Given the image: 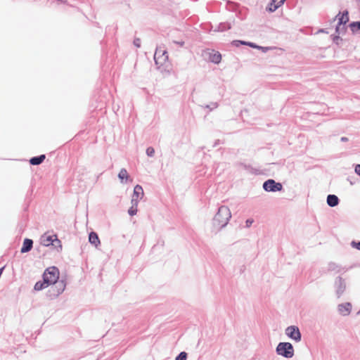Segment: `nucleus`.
Listing matches in <instances>:
<instances>
[{
  "instance_id": "nucleus-35",
  "label": "nucleus",
  "mask_w": 360,
  "mask_h": 360,
  "mask_svg": "<svg viewBox=\"0 0 360 360\" xmlns=\"http://www.w3.org/2000/svg\"><path fill=\"white\" fill-rule=\"evenodd\" d=\"M276 4H273V0H271V3L269 4L268 7L266 8V10L269 11L270 8H274V6H276Z\"/></svg>"
},
{
  "instance_id": "nucleus-10",
  "label": "nucleus",
  "mask_w": 360,
  "mask_h": 360,
  "mask_svg": "<svg viewBox=\"0 0 360 360\" xmlns=\"http://www.w3.org/2000/svg\"><path fill=\"white\" fill-rule=\"evenodd\" d=\"M340 15V12L334 18V20H335L336 18H338V23L335 28V32L338 33H339L340 26L342 25H345L349 21V13L347 11H345L342 15L339 17Z\"/></svg>"
},
{
  "instance_id": "nucleus-7",
  "label": "nucleus",
  "mask_w": 360,
  "mask_h": 360,
  "mask_svg": "<svg viewBox=\"0 0 360 360\" xmlns=\"http://www.w3.org/2000/svg\"><path fill=\"white\" fill-rule=\"evenodd\" d=\"M263 189L266 192L281 191L283 186L281 183L275 181L274 179H268L263 184Z\"/></svg>"
},
{
  "instance_id": "nucleus-27",
  "label": "nucleus",
  "mask_w": 360,
  "mask_h": 360,
  "mask_svg": "<svg viewBox=\"0 0 360 360\" xmlns=\"http://www.w3.org/2000/svg\"><path fill=\"white\" fill-rule=\"evenodd\" d=\"M218 105H219L218 103H217V102H212L210 104L206 105L205 106V108H207L210 111H212V110L217 108L218 107Z\"/></svg>"
},
{
  "instance_id": "nucleus-22",
  "label": "nucleus",
  "mask_w": 360,
  "mask_h": 360,
  "mask_svg": "<svg viewBox=\"0 0 360 360\" xmlns=\"http://www.w3.org/2000/svg\"><path fill=\"white\" fill-rule=\"evenodd\" d=\"M349 27L352 32L360 34V21L353 22L350 23Z\"/></svg>"
},
{
  "instance_id": "nucleus-29",
  "label": "nucleus",
  "mask_w": 360,
  "mask_h": 360,
  "mask_svg": "<svg viewBox=\"0 0 360 360\" xmlns=\"http://www.w3.org/2000/svg\"><path fill=\"white\" fill-rule=\"evenodd\" d=\"M351 246L352 248H356L357 250H360V241H358V242L352 241L351 243Z\"/></svg>"
},
{
  "instance_id": "nucleus-33",
  "label": "nucleus",
  "mask_w": 360,
  "mask_h": 360,
  "mask_svg": "<svg viewBox=\"0 0 360 360\" xmlns=\"http://www.w3.org/2000/svg\"><path fill=\"white\" fill-rule=\"evenodd\" d=\"M354 171L360 176V164L355 166Z\"/></svg>"
},
{
  "instance_id": "nucleus-34",
  "label": "nucleus",
  "mask_w": 360,
  "mask_h": 360,
  "mask_svg": "<svg viewBox=\"0 0 360 360\" xmlns=\"http://www.w3.org/2000/svg\"><path fill=\"white\" fill-rule=\"evenodd\" d=\"M173 43L179 45V46H183L185 44L184 41H173Z\"/></svg>"
},
{
  "instance_id": "nucleus-39",
  "label": "nucleus",
  "mask_w": 360,
  "mask_h": 360,
  "mask_svg": "<svg viewBox=\"0 0 360 360\" xmlns=\"http://www.w3.org/2000/svg\"><path fill=\"white\" fill-rule=\"evenodd\" d=\"M358 314H360V309H359V311Z\"/></svg>"
},
{
  "instance_id": "nucleus-38",
  "label": "nucleus",
  "mask_w": 360,
  "mask_h": 360,
  "mask_svg": "<svg viewBox=\"0 0 360 360\" xmlns=\"http://www.w3.org/2000/svg\"><path fill=\"white\" fill-rule=\"evenodd\" d=\"M320 32H324V30H321Z\"/></svg>"
},
{
  "instance_id": "nucleus-3",
  "label": "nucleus",
  "mask_w": 360,
  "mask_h": 360,
  "mask_svg": "<svg viewBox=\"0 0 360 360\" xmlns=\"http://www.w3.org/2000/svg\"><path fill=\"white\" fill-rule=\"evenodd\" d=\"M59 278V270L56 266H51L46 269L43 274V280L46 285H50Z\"/></svg>"
},
{
  "instance_id": "nucleus-19",
  "label": "nucleus",
  "mask_w": 360,
  "mask_h": 360,
  "mask_svg": "<svg viewBox=\"0 0 360 360\" xmlns=\"http://www.w3.org/2000/svg\"><path fill=\"white\" fill-rule=\"evenodd\" d=\"M118 178L120 179L122 184H126L130 179L127 169L124 168L120 169L118 174Z\"/></svg>"
},
{
  "instance_id": "nucleus-4",
  "label": "nucleus",
  "mask_w": 360,
  "mask_h": 360,
  "mask_svg": "<svg viewBox=\"0 0 360 360\" xmlns=\"http://www.w3.org/2000/svg\"><path fill=\"white\" fill-rule=\"evenodd\" d=\"M51 285L52 286L48 291V296L51 299L56 298L59 295H60L64 291L66 286V284L63 280H58Z\"/></svg>"
},
{
  "instance_id": "nucleus-2",
  "label": "nucleus",
  "mask_w": 360,
  "mask_h": 360,
  "mask_svg": "<svg viewBox=\"0 0 360 360\" xmlns=\"http://www.w3.org/2000/svg\"><path fill=\"white\" fill-rule=\"evenodd\" d=\"M278 355L290 359L294 356V348L291 343L283 342H279L276 348Z\"/></svg>"
},
{
  "instance_id": "nucleus-17",
  "label": "nucleus",
  "mask_w": 360,
  "mask_h": 360,
  "mask_svg": "<svg viewBox=\"0 0 360 360\" xmlns=\"http://www.w3.org/2000/svg\"><path fill=\"white\" fill-rule=\"evenodd\" d=\"M233 45L236 47H238L240 45H246L251 48L257 49L259 48V45L250 41H241V40H234L232 42Z\"/></svg>"
},
{
  "instance_id": "nucleus-32",
  "label": "nucleus",
  "mask_w": 360,
  "mask_h": 360,
  "mask_svg": "<svg viewBox=\"0 0 360 360\" xmlns=\"http://www.w3.org/2000/svg\"><path fill=\"white\" fill-rule=\"evenodd\" d=\"M253 222H254V220L252 219H248L245 221V226L247 228H249L252 224Z\"/></svg>"
},
{
  "instance_id": "nucleus-25",
  "label": "nucleus",
  "mask_w": 360,
  "mask_h": 360,
  "mask_svg": "<svg viewBox=\"0 0 360 360\" xmlns=\"http://www.w3.org/2000/svg\"><path fill=\"white\" fill-rule=\"evenodd\" d=\"M231 24L229 22H221L219 25L218 30L220 32H224L231 29Z\"/></svg>"
},
{
  "instance_id": "nucleus-26",
  "label": "nucleus",
  "mask_w": 360,
  "mask_h": 360,
  "mask_svg": "<svg viewBox=\"0 0 360 360\" xmlns=\"http://www.w3.org/2000/svg\"><path fill=\"white\" fill-rule=\"evenodd\" d=\"M188 354L185 352H180L175 358V360H186Z\"/></svg>"
},
{
  "instance_id": "nucleus-14",
  "label": "nucleus",
  "mask_w": 360,
  "mask_h": 360,
  "mask_svg": "<svg viewBox=\"0 0 360 360\" xmlns=\"http://www.w3.org/2000/svg\"><path fill=\"white\" fill-rule=\"evenodd\" d=\"M33 247V240L30 238H25L23 241L22 246L21 248V253H26L30 252Z\"/></svg>"
},
{
  "instance_id": "nucleus-31",
  "label": "nucleus",
  "mask_w": 360,
  "mask_h": 360,
  "mask_svg": "<svg viewBox=\"0 0 360 360\" xmlns=\"http://www.w3.org/2000/svg\"><path fill=\"white\" fill-rule=\"evenodd\" d=\"M257 49H259V50H262V52L266 53V52H267L269 49H271V47H268V46H259V48H257Z\"/></svg>"
},
{
  "instance_id": "nucleus-9",
  "label": "nucleus",
  "mask_w": 360,
  "mask_h": 360,
  "mask_svg": "<svg viewBox=\"0 0 360 360\" xmlns=\"http://www.w3.org/2000/svg\"><path fill=\"white\" fill-rule=\"evenodd\" d=\"M346 281L341 276L336 277L334 282L335 294L338 297H340L346 290Z\"/></svg>"
},
{
  "instance_id": "nucleus-12",
  "label": "nucleus",
  "mask_w": 360,
  "mask_h": 360,
  "mask_svg": "<svg viewBox=\"0 0 360 360\" xmlns=\"http://www.w3.org/2000/svg\"><path fill=\"white\" fill-rule=\"evenodd\" d=\"M339 313L342 316H347L352 310V304L350 302L340 304L338 306Z\"/></svg>"
},
{
  "instance_id": "nucleus-30",
  "label": "nucleus",
  "mask_w": 360,
  "mask_h": 360,
  "mask_svg": "<svg viewBox=\"0 0 360 360\" xmlns=\"http://www.w3.org/2000/svg\"><path fill=\"white\" fill-rule=\"evenodd\" d=\"M134 45L139 48L141 46V39L139 38H135L134 40Z\"/></svg>"
},
{
  "instance_id": "nucleus-13",
  "label": "nucleus",
  "mask_w": 360,
  "mask_h": 360,
  "mask_svg": "<svg viewBox=\"0 0 360 360\" xmlns=\"http://www.w3.org/2000/svg\"><path fill=\"white\" fill-rule=\"evenodd\" d=\"M143 190L141 186L137 184L135 186L134 188V192L132 195L131 199H135L137 201V203H139V199H141L143 196Z\"/></svg>"
},
{
  "instance_id": "nucleus-11",
  "label": "nucleus",
  "mask_w": 360,
  "mask_h": 360,
  "mask_svg": "<svg viewBox=\"0 0 360 360\" xmlns=\"http://www.w3.org/2000/svg\"><path fill=\"white\" fill-rule=\"evenodd\" d=\"M347 270H348V268L343 267L341 265H340L335 262H330L328 264V271H333L336 274H338V273H341V272L345 273Z\"/></svg>"
},
{
  "instance_id": "nucleus-36",
  "label": "nucleus",
  "mask_w": 360,
  "mask_h": 360,
  "mask_svg": "<svg viewBox=\"0 0 360 360\" xmlns=\"http://www.w3.org/2000/svg\"><path fill=\"white\" fill-rule=\"evenodd\" d=\"M348 141V138H347V137H345V136H342V137L341 138V141H342V142H346V141Z\"/></svg>"
},
{
  "instance_id": "nucleus-21",
  "label": "nucleus",
  "mask_w": 360,
  "mask_h": 360,
  "mask_svg": "<svg viewBox=\"0 0 360 360\" xmlns=\"http://www.w3.org/2000/svg\"><path fill=\"white\" fill-rule=\"evenodd\" d=\"M131 207L129 209L128 213L130 216H134L137 213L138 203L136 200L135 199H131Z\"/></svg>"
},
{
  "instance_id": "nucleus-8",
  "label": "nucleus",
  "mask_w": 360,
  "mask_h": 360,
  "mask_svg": "<svg viewBox=\"0 0 360 360\" xmlns=\"http://www.w3.org/2000/svg\"><path fill=\"white\" fill-rule=\"evenodd\" d=\"M285 335L290 339L299 342L302 340V334L296 326H290L285 329Z\"/></svg>"
},
{
  "instance_id": "nucleus-15",
  "label": "nucleus",
  "mask_w": 360,
  "mask_h": 360,
  "mask_svg": "<svg viewBox=\"0 0 360 360\" xmlns=\"http://www.w3.org/2000/svg\"><path fill=\"white\" fill-rule=\"evenodd\" d=\"M89 242L94 245L96 248H97L101 242H100V239L98 238V234L94 232V231H91L89 235Z\"/></svg>"
},
{
  "instance_id": "nucleus-24",
  "label": "nucleus",
  "mask_w": 360,
  "mask_h": 360,
  "mask_svg": "<svg viewBox=\"0 0 360 360\" xmlns=\"http://www.w3.org/2000/svg\"><path fill=\"white\" fill-rule=\"evenodd\" d=\"M285 1V0H273V4L276 3V5L274 6V8H269V12L275 11L280 6H281L284 4Z\"/></svg>"
},
{
  "instance_id": "nucleus-28",
  "label": "nucleus",
  "mask_w": 360,
  "mask_h": 360,
  "mask_svg": "<svg viewBox=\"0 0 360 360\" xmlns=\"http://www.w3.org/2000/svg\"><path fill=\"white\" fill-rule=\"evenodd\" d=\"M146 154L148 157H153L155 154V149L153 147H148L146 149Z\"/></svg>"
},
{
  "instance_id": "nucleus-16",
  "label": "nucleus",
  "mask_w": 360,
  "mask_h": 360,
  "mask_svg": "<svg viewBox=\"0 0 360 360\" xmlns=\"http://www.w3.org/2000/svg\"><path fill=\"white\" fill-rule=\"evenodd\" d=\"M339 198L335 195L329 194L327 196V204L331 207L337 206L339 204Z\"/></svg>"
},
{
  "instance_id": "nucleus-6",
  "label": "nucleus",
  "mask_w": 360,
  "mask_h": 360,
  "mask_svg": "<svg viewBox=\"0 0 360 360\" xmlns=\"http://www.w3.org/2000/svg\"><path fill=\"white\" fill-rule=\"evenodd\" d=\"M167 60V51L165 49H162L160 46H158L154 54V60L155 64L159 67L162 66Z\"/></svg>"
},
{
  "instance_id": "nucleus-37",
  "label": "nucleus",
  "mask_w": 360,
  "mask_h": 360,
  "mask_svg": "<svg viewBox=\"0 0 360 360\" xmlns=\"http://www.w3.org/2000/svg\"><path fill=\"white\" fill-rule=\"evenodd\" d=\"M340 39V37L339 36H335L334 38H333V41L335 42H336L338 40Z\"/></svg>"
},
{
  "instance_id": "nucleus-18",
  "label": "nucleus",
  "mask_w": 360,
  "mask_h": 360,
  "mask_svg": "<svg viewBox=\"0 0 360 360\" xmlns=\"http://www.w3.org/2000/svg\"><path fill=\"white\" fill-rule=\"evenodd\" d=\"M45 158H46L45 155H40L38 156H34L30 159V163L32 165H39L44 162Z\"/></svg>"
},
{
  "instance_id": "nucleus-5",
  "label": "nucleus",
  "mask_w": 360,
  "mask_h": 360,
  "mask_svg": "<svg viewBox=\"0 0 360 360\" xmlns=\"http://www.w3.org/2000/svg\"><path fill=\"white\" fill-rule=\"evenodd\" d=\"M40 243L44 246L53 245L58 248L60 250H62L61 242L58 239L56 235L49 236L46 234L43 235L40 238Z\"/></svg>"
},
{
  "instance_id": "nucleus-20",
  "label": "nucleus",
  "mask_w": 360,
  "mask_h": 360,
  "mask_svg": "<svg viewBox=\"0 0 360 360\" xmlns=\"http://www.w3.org/2000/svg\"><path fill=\"white\" fill-rule=\"evenodd\" d=\"M210 58V60L212 63H214L215 64H218V63H220V61L221 60V55L218 51L214 52V51H212V52L210 53V58Z\"/></svg>"
},
{
  "instance_id": "nucleus-23",
  "label": "nucleus",
  "mask_w": 360,
  "mask_h": 360,
  "mask_svg": "<svg viewBox=\"0 0 360 360\" xmlns=\"http://www.w3.org/2000/svg\"><path fill=\"white\" fill-rule=\"evenodd\" d=\"M49 285H46V283H45V281L43 280V282L41 281H38L35 283L34 286V290H37V291H39V290H41L44 288H47Z\"/></svg>"
},
{
  "instance_id": "nucleus-1",
  "label": "nucleus",
  "mask_w": 360,
  "mask_h": 360,
  "mask_svg": "<svg viewBox=\"0 0 360 360\" xmlns=\"http://www.w3.org/2000/svg\"><path fill=\"white\" fill-rule=\"evenodd\" d=\"M231 217V213L229 208L225 205H221L219 207L213 218V226L217 229H221L227 225Z\"/></svg>"
}]
</instances>
